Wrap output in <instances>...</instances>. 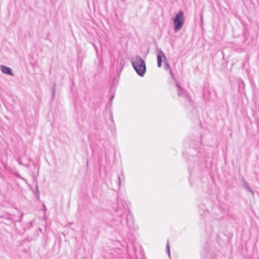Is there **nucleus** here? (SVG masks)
<instances>
[{"mask_svg":"<svg viewBox=\"0 0 259 259\" xmlns=\"http://www.w3.org/2000/svg\"><path fill=\"white\" fill-rule=\"evenodd\" d=\"M185 21L184 13L182 11H179L172 19L174 31L177 32L183 27Z\"/></svg>","mask_w":259,"mask_h":259,"instance_id":"2","label":"nucleus"},{"mask_svg":"<svg viewBox=\"0 0 259 259\" xmlns=\"http://www.w3.org/2000/svg\"><path fill=\"white\" fill-rule=\"evenodd\" d=\"M160 54H161V55H162V56H163V57L164 58H165V56H164V54L162 53V52H161H161H160Z\"/></svg>","mask_w":259,"mask_h":259,"instance_id":"7","label":"nucleus"},{"mask_svg":"<svg viewBox=\"0 0 259 259\" xmlns=\"http://www.w3.org/2000/svg\"><path fill=\"white\" fill-rule=\"evenodd\" d=\"M0 69L1 71L5 74H8L12 76H14V73L13 72L12 69L10 67H8L5 65H1Z\"/></svg>","mask_w":259,"mask_h":259,"instance_id":"3","label":"nucleus"},{"mask_svg":"<svg viewBox=\"0 0 259 259\" xmlns=\"http://www.w3.org/2000/svg\"><path fill=\"white\" fill-rule=\"evenodd\" d=\"M166 248H167V252L169 256H170V251H169V244L168 242H167L166 244Z\"/></svg>","mask_w":259,"mask_h":259,"instance_id":"5","label":"nucleus"},{"mask_svg":"<svg viewBox=\"0 0 259 259\" xmlns=\"http://www.w3.org/2000/svg\"><path fill=\"white\" fill-rule=\"evenodd\" d=\"M169 64L167 63V62H165V69H169Z\"/></svg>","mask_w":259,"mask_h":259,"instance_id":"6","label":"nucleus"},{"mask_svg":"<svg viewBox=\"0 0 259 259\" xmlns=\"http://www.w3.org/2000/svg\"><path fill=\"white\" fill-rule=\"evenodd\" d=\"M132 63L137 73L143 76L146 71V66L144 60L138 56L132 59Z\"/></svg>","mask_w":259,"mask_h":259,"instance_id":"1","label":"nucleus"},{"mask_svg":"<svg viewBox=\"0 0 259 259\" xmlns=\"http://www.w3.org/2000/svg\"><path fill=\"white\" fill-rule=\"evenodd\" d=\"M170 72L171 74H172V72H171V71L170 70Z\"/></svg>","mask_w":259,"mask_h":259,"instance_id":"9","label":"nucleus"},{"mask_svg":"<svg viewBox=\"0 0 259 259\" xmlns=\"http://www.w3.org/2000/svg\"><path fill=\"white\" fill-rule=\"evenodd\" d=\"M157 65L159 67H160L161 66V63H162V58L161 55H157Z\"/></svg>","mask_w":259,"mask_h":259,"instance_id":"4","label":"nucleus"},{"mask_svg":"<svg viewBox=\"0 0 259 259\" xmlns=\"http://www.w3.org/2000/svg\"><path fill=\"white\" fill-rule=\"evenodd\" d=\"M55 90H54L53 91V96H54V95H55Z\"/></svg>","mask_w":259,"mask_h":259,"instance_id":"8","label":"nucleus"}]
</instances>
